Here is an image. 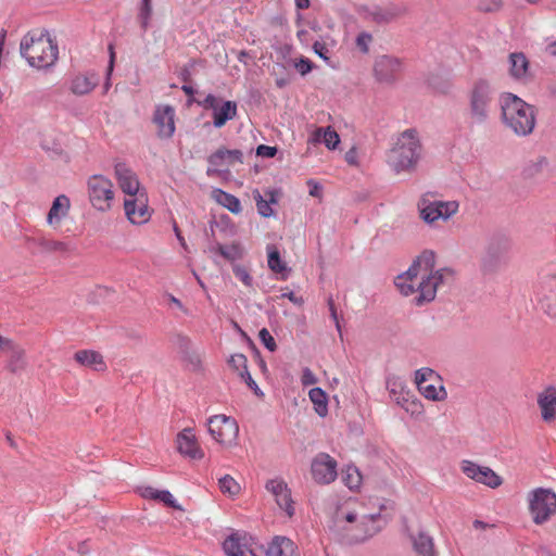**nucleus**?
Instances as JSON below:
<instances>
[{
	"mask_svg": "<svg viewBox=\"0 0 556 556\" xmlns=\"http://www.w3.org/2000/svg\"><path fill=\"white\" fill-rule=\"evenodd\" d=\"M435 267V254L433 251H422L412 263L405 273L400 274L395 280V287L404 296H414L417 305L434 300L438 289L454 279V270L451 268Z\"/></svg>",
	"mask_w": 556,
	"mask_h": 556,
	"instance_id": "nucleus-1",
	"label": "nucleus"
},
{
	"mask_svg": "<svg viewBox=\"0 0 556 556\" xmlns=\"http://www.w3.org/2000/svg\"><path fill=\"white\" fill-rule=\"evenodd\" d=\"M334 528L346 542L362 543L381 531V516L367 513L363 503L348 501L336 511Z\"/></svg>",
	"mask_w": 556,
	"mask_h": 556,
	"instance_id": "nucleus-2",
	"label": "nucleus"
},
{
	"mask_svg": "<svg viewBox=\"0 0 556 556\" xmlns=\"http://www.w3.org/2000/svg\"><path fill=\"white\" fill-rule=\"evenodd\" d=\"M21 54L31 67L47 70L55 64L59 47L45 30H31L21 41Z\"/></svg>",
	"mask_w": 556,
	"mask_h": 556,
	"instance_id": "nucleus-3",
	"label": "nucleus"
},
{
	"mask_svg": "<svg viewBox=\"0 0 556 556\" xmlns=\"http://www.w3.org/2000/svg\"><path fill=\"white\" fill-rule=\"evenodd\" d=\"M421 143L415 129L401 132L387 155L389 166L396 173H413L420 160Z\"/></svg>",
	"mask_w": 556,
	"mask_h": 556,
	"instance_id": "nucleus-4",
	"label": "nucleus"
},
{
	"mask_svg": "<svg viewBox=\"0 0 556 556\" xmlns=\"http://www.w3.org/2000/svg\"><path fill=\"white\" fill-rule=\"evenodd\" d=\"M502 116L504 124L518 136L531 134L535 126L534 108L521 98L505 93L501 98Z\"/></svg>",
	"mask_w": 556,
	"mask_h": 556,
	"instance_id": "nucleus-5",
	"label": "nucleus"
},
{
	"mask_svg": "<svg viewBox=\"0 0 556 556\" xmlns=\"http://www.w3.org/2000/svg\"><path fill=\"white\" fill-rule=\"evenodd\" d=\"M534 294L540 311L556 319V267H546L540 271Z\"/></svg>",
	"mask_w": 556,
	"mask_h": 556,
	"instance_id": "nucleus-6",
	"label": "nucleus"
},
{
	"mask_svg": "<svg viewBox=\"0 0 556 556\" xmlns=\"http://www.w3.org/2000/svg\"><path fill=\"white\" fill-rule=\"evenodd\" d=\"M528 510L532 521L544 525L556 515V493L552 489L536 488L527 494Z\"/></svg>",
	"mask_w": 556,
	"mask_h": 556,
	"instance_id": "nucleus-7",
	"label": "nucleus"
},
{
	"mask_svg": "<svg viewBox=\"0 0 556 556\" xmlns=\"http://www.w3.org/2000/svg\"><path fill=\"white\" fill-rule=\"evenodd\" d=\"M470 116L477 123L484 122L490 112L493 100V90L485 79H478L472 84L468 93Z\"/></svg>",
	"mask_w": 556,
	"mask_h": 556,
	"instance_id": "nucleus-8",
	"label": "nucleus"
},
{
	"mask_svg": "<svg viewBox=\"0 0 556 556\" xmlns=\"http://www.w3.org/2000/svg\"><path fill=\"white\" fill-rule=\"evenodd\" d=\"M207 428L212 438L224 447L236 445L239 426L235 418L224 414L214 415L208 418Z\"/></svg>",
	"mask_w": 556,
	"mask_h": 556,
	"instance_id": "nucleus-9",
	"label": "nucleus"
},
{
	"mask_svg": "<svg viewBox=\"0 0 556 556\" xmlns=\"http://www.w3.org/2000/svg\"><path fill=\"white\" fill-rule=\"evenodd\" d=\"M415 383L419 393L427 400L442 402L447 397L441 376L431 368L422 367L416 370Z\"/></svg>",
	"mask_w": 556,
	"mask_h": 556,
	"instance_id": "nucleus-10",
	"label": "nucleus"
},
{
	"mask_svg": "<svg viewBox=\"0 0 556 556\" xmlns=\"http://www.w3.org/2000/svg\"><path fill=\"white\" fill-rule=\"evenodd\" d=\"M88 195L91 205L101 212L109 211L114 200L112 181L103 175H93L88 179Z\"/></svg>",
	"mask_w": 556,
	"mask_h": 556,
	"instance_id": "nucleus-11",
	"label": "nucleus"
},
{
	"mask_svg": "<svg viewBox=\"0 0 556 556\" xmlns=\"http://www.w3.org/2000/svg\"><path fill=\"white\" fill-rule=\"evenodd\" d=\"M420 218L427 224H433L439 219L447 220L459 210V203L452 201H429L422 198L418 202Z\"/></svg>",
	"mask_w": 556,
	"mask_h": 556,
	"instance_id": "nucleus-12",
	"label": "nucleus"
},
{
	"mask_svg": "<svg viewBox=\"0 0 556 556\" xmlns=\"http://www.w3.org/2000/svg\"><path fill=\"white\" fill-rule=\"evenodd\" d=\"M124 210L127 219L134 225H143L151 218L152 211L149 207L147 192L125 198Z\"/></svg>",
	"mask_w": 556,
	"mask_h": 556,
	"instance_id": "nucleus-13",
	"label": "nucleus"
},
{
	"mask_svg": "<svg viewBox=\"0 0 556 556\" xmlns=\"http://www.w3.org/2000/svg\"><path fill=\"white\" fill-rule=\"evenodd\" d=\"M337 460L329 454H317L311 466V473L318 484H329L337 478Z\"/></svg>",
	"mask_w": 556,
	"mask_h": 556,
	"instance_id": "nucleus-14",
	"label": "nucleus"
},
{
	"mask_svg": "<svg viewBox=\"0 0 556 556\" xmlns=\"http://www.w3.org/2000/svg\"><path fill=\"white\" fill-rule=\"evenodd\" d=\"M114 172L118 187L125 193L126 198L146 192L144 188L140 185L137 174L127 164L117 163Z\"/></svg>",
	"mask_w": 556,
	"mask_h": 556,
	"instance_id": "nucleus-15",
	"label": "nucleus"
},
{
	"mask_svg": "<svg viewBox=\"0 0 556 556\" xmlns=\"http://www.w3.org/2000/svg\"><path fill=\"white\" fill-rule=\"evenodd\" d=\"M266 490L273 494L277 505L286 511L288 517H292L294 515V503L291 497V491L283 480H269L266 483Z\"/></svg>",
	"mask_w": 556,
	"mask_h": 556,
	"instance_id": "nucleus-16",
	"label": "nucleus"
},
{
	"mask_svg": "<svg viewBox=\"0 0 556 556\" xmlns=\"http://www.w3.org/2000/svg\"><path fill=\"white\" fill-rule=\"evenodd\" d=\"M178 452L191 459H202L204 452L191 428L182 429L176 437Z\"/></svg>",
	"mask_w": 556,
	"mask_h": 556,
	"instance_id": "nucleus-17",
	"label": "nucleus"
},
{
	"mask_svg": "<svg viewBox=\"0 0 556 556\" xmlns=\"http://www.w3.org/2000/svg\"><path fill=\"white\" fill-rule=\"evenodd\" d=\"M536 404L542 420L547 425L556 424V388L549 386L539 392Z\"/></svg>",
	"mask_w": 556,
	"mask_h": 556,
	"instance_id": "nucleus-18",
	"label": "nucleus"
},
{
	"mask_svg": "<svg viewBox=\"0 0 556 556\" xmlns=\"http://www.w3.org/2000/svg\"><path fill=\"white\" fill-rule=\"evenodd\" d=\"M402 70L401 61L389 55H381L375 61L374 72L381 83H392Z\"/></svg>",
	"mask_w": 556,
	"mask_h": 556,
	"instance_id": "nucleus-19",
	"label": "nucleus"
},
{
	"mask_svg": "<svg viewBox=\"0 0 556 556\" xmlns=\"http://www.w3.org/2000/svg\"><path fill=\"white\" fill-rule=\"evenodd\" d=\"M153 123L160 138H170L175 132V110L170 105L156 106Z\"/></svg>",
	"mask_w": 556,
	"mask_h": 556,
	"instance_id": "nucleus-20",
	"label": "nucleus"
},
{
	"mask_svg": "<svg viewBox=\"0 0 556 556\" xmlns=\"http://www.w3.org/2000/svg\"><path fill=\"white\" fill-rule=\"evenodd\" d=\"M177 343L181 354V361L185 363L186 367L189 370L199 371L202 368V353L193 348L192 341L186 336H179Z\"/></svg>",
	"mask_w": 556,
	"mask_h": 556,
	"instance_id": "nucleus-21",
	"label": "nucleus"
},
{
	"mask_svg": "<svg viewBox=\"0 0 556 556\" xmlns=\"http://www.w3.org/2000/svg\"><path fill=\"white\" fill-rule=\"evenodd\" d=\"M71 210V201L67 195H58L48 212L47 224L53 229H59L62 222L67 217Z\"/></svg>",
	"mask_w": 556,
	"mask_h": 556,
	"instance_id": "nucleus-22",
	"label": "nucleus"
},
{
	"mask_svg": "<svg viewBox=\"0 0 556 556\" xmlns=\"http://www.w3.org/2000/svg\"><path fill=\"white\" fill-rule=\"evenodd\" d=\"M100 81V77L94 72H85L74 75L70 81V90L75 96H85L90 93Z\"/></svg>",
	"mask_w": 556,
	"mask_h": 556,
	"instance_id": "nucleus-23",
	"label": "nucleus"
},
{
	"mask_svg": "<svg viewBox=\"0 0 556 556\" xmlns=\"http://www.w3.org/2000/svg\"><path fill=\"white\" fill-rule=\"evenodd\" d=\"M207 161L213 170L217 172L236 163H242V152L240 150L220 148L212 153Z\"/></svg>",
	"mask_w": 556,
	"mask_h": 556,
	"instance_id": "nucleus-24",
	"label": "nucleus"
},
{
	"mask_svg": "<svg viewBox=\"0 0 556 556\" xmlns=\"http://www.w3.org/2000/svg\"><path fill=\"white\" fill-rule=\"evenodd\" d=\"M266 556H300V551L291 539L276 535L268 543Z\"/></svg>",
	"mask_w": 556,
	"mask_h": 556,
	"instance_id": "nucleus-25",
	"label": "nucleus"
},
{
	"mask_svg": "<svg viewBox=\"0 0 556 556\" xmlns=\"http://www.w3.org/2000/svg\"><path fill=\"white\" fill-rule=\"evenodd\" d=\"M74 359L81 366L97 371L106 370V363L101 353L93 350H79L74 354Z\"/></svg>",
	"mask_w": 556,
	"mask_h": 556,
	"instance_id": "nucleus-26",
	"label": "nucleus"
},
{
	"mask_svg": "<svg viewBox=\"0 0 556 556\" xmlns=\"http://www.w3.org/2000/svg\"><path fill=\"white\" fill-rule=\"evenodd\" d=\"M529 61L521 52L509 54V74L517 80L526 81L530 77Z\"/></svg>",
	"mask_w": 556,
	"mask_h": 556,
	"instance_id": "nucleus-27",
	"label": "nucleus"
},
{
	"mask_svg": "<svg viewBox=\"0 0 556 556\" xmlns=\"http://www.w3.org/2000/svg\"><path fill=\"white\" fill-rule=\"evenodd\" d=\"M4 352L9 353L7 367L11 372H17L25 369L27 365L26 352L21 345L12 340Z\"/></svg>",
	"mask_w": 556,
	"mask_h": 556,
	"instance_id": "nucleus-28",
	"label": "nucleus"
},
{
	"mask_svg": "<svg viewBox=\"0 0 556 556\" xmlns=\"http://www.w3.org/2000/svg\"><path fill=\"white\" fill-rule=\"evenodd\" d=\"M320 141H323L328 149L333 150L340 143V137L330 126L326 128L317 127L312 132L308 142L316 144Z\"/></svg>",
	"mask_w": 556,
	"mask_h": 556,
	"instance_id": "nucleus-29",
	"label": "nucleus"
},
{
	"mask_svg": "<svg viewBox=\"0 0 556 556\" xmlns=\"http://www.w3.org/2000/svg\"><path fill=\"white\" fill-rule=\"evenodd\" d=\"M503 263V254L500 250L489 247L480 260V269L484 275L497 271Z\"/></svg>",
	"mask_w": 556,
	"mask_h": 556,
	"instance_id": "nucleus-30",
	"label": "nucleus"
},
{
	"mask_svg": "<svg viewBox=\"0 0 556 556\" xmlns=\"http://www.w3.org/2000/svg\"><path fill=\"white\" fill-rule=\"evenodd\" d=\"M237 115V104L233 101H225L220 106L217 105L213 112V124L215 127H223L228 121Z\"/></svg>",
	"mask_w": 556,
	"mask_h": 556,
	"instance_id": "nucleus-31",
	"label": "nucleus"
},
{
	"mask_svg": "<svg viewBox=\"0 0 556 556\" xmlns=\"http://www.w3.org/2000/svg\"><path fill=\"white\" fill-rule=\"evenodd\" d=\"M212 198L222 206L230 211L232 214H240L242 212V206L240 200L222 189H214L212 191Z\"/></svg>",
	"mask_w": 556,
	"mask_h": 556,
	"instance_id": "nucleus-32",
	"label": "nucleus"
},
{
	"mask_svg": "<svg viewBox=\"0 0 556 556\" xmlns=\"http://www.w3.org/2000/svg\"><path fill=\"white\" fill-rule=\"evenodd\" d=\"M396 403L405 409L406 413L412 416L418 417L424 413V406L419 400H417L414 395H410L408 392H401V394L395 397Z\"/></svg>",
	"mask_w": 556,
	"mask_h": 556,
	"instance_id": "nucleus-33",
	"label": "nucleus"
},
{
	"mask_svg": "<svg viewBox=\"0 0 556 556\" xmlns=\"http://www.w3.org/2000/svg\"><path fill=\"white\" fill-rule=\"evenodd\" d=\"M223 548L227 556H255L253 552L240 542L236 535L227 538L223 544Z\"/></svg>",
	"mask_w": 556,
	"mask_h": 556,
	"instance_id": "nucleus-34",
	"label": "nucleus"
},
{
	"mask_svg": "<svg viewBox=\"0 0 556 556\" xmlns=\"http://www.w3.org/2000/svg\"><path fill=\"white\" fill-rule=\"evenodd\" d=\"M309 400L314 404L315 412L324 417L328 413L327 394L320 388H313L308 392Z\"/></svg>",
	"mask_w": 556,
	"mask_h": 556,
	"instance_id": "nucleus-35",
	"label": "nucleus"
},
{
	"mask_svg": "<svg viewBox=\"0 0 556 556\" xmlns=\"http://www.w3.org/2000/svg\"><path fill=\"white\" fill-rule=\"evenodd\" d=\"M267 264L271 271L283 274L289 271L286 263L281 260L280 253L275 245L267 247Z\"/></svg>",
	"mask_w": 556,
	"mask_h": 556,
	"instance_id": "nucleus-36",
	"label": "nucleus"
},
{
	"mask_svg": "<svg viewBox=\"0 0 556 556\" xmlns=\"http://www.w3.org/2000/svg\"><path fill=\"white\" fill-rule=\"evenodd\" d=\"M414 549L419 556H435L432 539L424 533L414 539Z\"/></svg>",
	"mask_w": 556,
	"mask_h": 556,
	"instance_id": "nucleus-37",
	"label": "nucleus"
},
{
	"mask_svg": "<svg viewBox=\"0 0 556 556\" xmlns=\"http://www.w3.org/2000/svg\"><path fill=\"white\" fill-rule=\"evenodd\" d=\"M39 247L46 252L68 253L73 250L70 243L61 240L42 238Z\"/></svg>",
	"mask_w": 556,
	"mask_h": 556,
	"instance_id": "nucleus-38",
	"label": "nucleus"
},
{
	"mask_svg": "<svg viewBox=\"0 0 556 556\" xmlns=\"http://www.w3.org/2000/svg\"><path fill=\"white\" fill-rule=\"evenodd\" d=\"M478 483H482L491 489H496L503 484V479L490 467H482V471L477 480Z\"/></svg>",
	"mask_w": 556,
	"mask_h": 556,
	"instance_id": "nucleus-39",
	"label": "nucleus"
},
{
	"mask_svg": "<svg viewBox=\"0 0 556 556\" xmlns=\"http://www.w3.org/2000/svg\"><path fill=\"white\" fill-rule=\"evenodd\" d=\"M342 480L350 490H357L362 484V475L355 466H348L343 473Z\"/></svg>",
	"mask_w": 556,
	"mask_h": 556,
	"instance_id": "nucleus-40",
	"label": "nucleus"
},
{
	"mask_svg": "<svg viewBox=\"0 0 556 556\" xmlns=\"http://www.w3.org/2000/svg\"><path fill=\"white\" fill-rule=\"evenodd\" d=\"M219 489L224 494L236 496L240 493V484L229 475H225L218 481Z\"/></svg>",
	"mask_w": 556,
	"mask_h": 556,
	"instance_id": "nucleus-41",
	"label": "nucleus"
},
{
	"mask_svg": "<svg viewBox=\"0 0 556 556\" xmlns=\"http://www.w3.org/2000/svg\"><path fill=\"white\" fill-rule=\"evenodd\" d=\"M482 467L471 460H463L460 463V470L469 479L477 482L478 477L480 476L482 471Z\"/></svg>",
	"mask_w": 556,
	"mask_h": 556,
	"instance_id": "nucleus-42",
	"label": "nucleus"
},
{
	"mask_svg": "<svg viewBox=\"0 0 556 556\" xmlns=\"http://www.w3.org/2000/svg\"><path fill=\"white\" fill-rule=\"evenodd\" d=\"M253 198L256 202L257 212L263 217H270L274 213L273 208L270 207V204L268 201L263 199L261 192L258 190L253 191Z\"/></svg>",
	"mask_w": 556,
	"mask_h": 556,
	"instance_id": "nucleus-43",
	"label": "nucleus"
},
{
	"mask_svg": "<svg viewBox=\"0 0 556 556\" xmlns=\"http://www.w3.org/2000/svg\"><path fill=\"white\" fill-rule=\"evenodd\" d=\"M247 357L243 354H233L229 358V365L239 371L242 378L248 374Z\"/></svg>",
	"mask_w": 556,
	"mask_h": 556,
	"instance_id": "nucleus-44",
	"label": "nucleus"
},
{
	"mask_svg": "<svg viewBox=\"0 0 556 556\" xmlns=\"http://www.w3.org/2000/svg\"><path fill=\"white\" fill-rule=\"evenodd\" d=\"M151 15H152L151 0H142L140 11L138 14V18L140 21L141 27L143 29L148 28Z\"/></svg>",
	"mask_w": 556,
	"mask_h": 556,
	"instance_id": "nucleus-45",
	"label": "nucleus"
},
{
	"mask_svg": "<svg viewBox=\"0 0 556 556\" xmlns=\"http://www.w3.org/2000/svg\"><path fill=\"white\" fill-rule=\"evenodd\" d=\"M356 47L363 52L368 53L369 45L372 42V36L369 33L362 31L356 37Z\"/></svg>",
	"mask_w": 556,
	"mask_h": 556,
	"instance_id": "nucleus-46",
	"label": "nucleus"
},
{
	"mask_svg": "<svg viewBox=\"0 0 556 556\" xmlns=\"http://www.w3.org/2000/svg\"><path fill=\"white\" fill-rule=\"evenodd\" d=\"M258 337H260V340L262 341V343L266 346V349H268L270 352L276 351V349H277L276 341L266 328H263L260 330Z\"/></svg>",
	"mask_w": 556,
	"mask_h": 556,
	"instance_id": "nucleus-47",
	"label": "nucleus"
},
{
	"mask_svg": "<svg viewBox=\"0 0 556 556\" xmlns=\"http://www.w3.org/2000/svg\"><path fill=\"white\" fill-rule=\"evenodd\" d=\"M233 274L235 276L247 287H251L253 279L247 268L236 265L233 266Z\"/></svg>",
	"mask_w": 556,
	"mask_h": 556,
	"instance_id": "nucleus-48",
	"label": "nucleus"
},
{
	"mask_svg": "<svg viewBox=\"0 0 556 556\" xmlns=\"http://www.w3.org/2000/svg\"><path fill=\"white\" fill-rule=\"evenodd\" d=\"M294 66L301 75H306L312 71L313 63L307 58L302 56L294 63Z\"/></svg>",
	"mask_w": 556,
	"mask_h": 556,
	"instance_id": "nucleus-49",
	"label": "nucleus"
},
{
	"mask_svg": "<svg viewBox=\"0 0 556 556\" xmlns=\"http://www.w3.org/2000/svg\"><path fill=\"white\" fill-rule=\"evenodd\" d=\"M157 500L169 507L180 509V506L177 504L176 500L169 491H161L160 494H157Z\"/></svg>",
	"mask_w": 556,
	"mask_h": 556,
	"instance_id": "nucleus-50",
	"label": "nucleus"
},
{
	"mask_svg": "<svg viewBox=\"0 0 556 556\" xmlns=\"http://www.w3.org/2000/svg\"><path fill=\"white\" fill-rule=\"evenodd\" d=\"M218 252L225 258L233 260V258L237 257L238 249H237L236 245H231V247L219 245L218 247Z\"/></svg>",
	"mask_w": 556,
	"mask_h": 556,
	"instance_id": "nucleus-51",
	"label": "nucleus"
},
{
	"mask_svg": "<svg viewBox=\"0 0 556 556\" xmlns=\"http://www.w3.org/2000/svg\"><path fill=\"white\" fill-rule=\"evenodd\" d=\"M301 382L303 386H312L317 382V378L309 368H304L301 376Z\"/></svg>",
	"mask_w": 556,
	"mask_h": 556,
	"instance_id": "nucleus-52",
	"label": "nucleus"
},
{
	"mask_svg": "<svg viewBox=\"0 0 556 556\" xmlns=\"http://www.w3.org/2000/svg\"><path fill=\"white\" fill-rule=\"evenodd\" d=\"M313 50L323 60H325V61L329 60V56H328L329 51H328V48L325 42H320V41L314 42Z\"/></svg>",
	"mask_w": 556,
	"mask_h": 556,
	"instance_id": "nucleus-53",
	"label": "nucleus"
},
{
	"mask_svg": "<svg viewBox=\"0 0 556 556\" xmlns=\"http://www.w3.org/2000/svg\"><path fill=\"white\" fill-rule=\"evenodd\" d=\"M256 153L260 156L264 157H274L277 153V149L275 147H269L265 144H261L256 149Z\"/></svg>",
	"mask_w": 556,
	"mask_h": 556,
	"instance_id": "nucleus-54",
	"label": "nucleus"
},
{
	"mask_svg": "<svg viewBox=\"0 0 556 556\" xmlns=\"http://www.w3.org/2000/svg\"><path fill=\"white\" fill-rule=\"evenodd\" d=\"M280 298H287L293 304L301 306L304 303L302 296H298L293 291L282 292Z\"/></svg>",
	"mask_w": 556,
	"mask_h": 556,
	"instance_id": "nucleus-55",
	"label": "nucleus"
},
{
	"mask_svg": "<svg viewBox=\"0 0 556 556\" xmlns=\"http://www.w3.org/2000/svg\"><path fill=\"white\" fill-rule=\"evenodd\" d=\"M328 305H329V309H330V313H331V317L334 320L338 330H340V323H339V319H338L337 308H336L334 302H333V300L331 298L328 300Z\"/></svg>",
	"mask_w": 556,
	"mask_h": 556,
	"instance_id": "nucleus-56",
	"label": "nucleus"
},
{
	"mask_svg": "<svg viewBox=\"0 0 556 556\" xmlns=\"http://www.w3.org/2000/svg\"><path fill=\"white\" fill-rule=\"evenodd\" d=\"M308 185L311 186L309 195L314 198H321V188L313 180H309Z\"/></svg>",
	"mask_w": 556,
	"mask_h": 556,
	"instance_id": "nucleus-57",
	"label": "nucleus"
},
{
	"mask_svg": "<svg viewBox=\"0 0 556 556\" xmlns=\"http://www.w3.org/2000/svg\"><path fill=\"white\" fill-rule=\"evenodd\" d=\"M217 105H218V100L213 94H208L205 98V100H204V106L205 108H210V109H212L214 111Z\"/></svg>",
	"mask_w": 556,
	"mask_h": 556,
	"instance_id": "nucleus-58",
	"label": "nucleus"
},
{
	"mask_svg": "<svg viewBox=\"0 0 556 556\" xmlns=\"http://www.w3.org/2000/svg\"><path fill=\"white\" fill-rule=\"evenodd\" d=\"M375 17L379 22H390L396 17V14L391 11H387L382 15L376 14Z\"/></svg>",
	"mask_w": 556,
	"mask_h": 556,
	"instance_id": "nucleus-59",
	"label": "nucleus"
},
{
	"mask_svg": "<svg viewBox=\"0 0 556 556\" xmlns=\"http://www.w3.org/2000/svg\"><path fill=\"white\" fill-rule=\"evenodd\" d=\"M161 491L155 490L153 488H146L142 495L148 498L157 500V494H160Z\"/></svg>",
	"mask_w": 556,
	"mask_h": 556,
	"instance_id": "nucleus-60",
	"label": "nucleus"
},
{
	"mask_svg": "<svg viewBox=\"0 0 556 556\" xmlns=\"http://www.w3.org/2000/svg\"><path fill=\"white\" fill-rule=\"evenodd\" d=\"M245 380V382L248 383V386L253 389L255 391V393H257V386L255 383V381L252 379L250 372L248 371V374H245V377L243 378Z\"/></svg>",
	"mask_w": 556,
	"mask_h": 556,
	"instance_id": "nucleus-61",
	"label": "nucleus"
},
{
	"mask_svg": "<svg viewBox=\"0 0 556 556\" xmlns=\"http://www.w3.org/2000/svg\"><path fill=\"white\" fill-rule=\"evenodd\" d=\"M174 231L181 247L186 248L185 238L181 236L180 229L178 228L177 224H174Z\"/></svg>",
	"mask_w": 556,
	"mask_h": 556,
	"instance_id": "nucleus-62",
	"label": "nucleus"
},
{
	"mask_svg": "<svg viewBox=\"0 0 556 556\" xmlns=\"http://www.w3.org/2000/svg\"><path fill=\"white\" fill-rule=\"evenodd\" d=\"M295 4L299 9L304 10L309 7V0H295Z\"/></svg>",
	"mask_w": 556,
	"mask_h": 556,
	"instance_id": "nucleus-63",
	"label": "nucleus"
},
{
	"mask_svg": "<svg viewBox=\"0 0 556 556\" xmlns=\"http://www.w3.org/2000/svg\"><path fill=\"white\" fill-rule=\"evenodd\" d=\"M546 51L552 54V55H556V41H553L552 43H549L547 47H546Z\"/></svg>",
	"mask_w": 556,
	"mask_h": 556,
	"instance_id": "nucleus-64",
	"label": "nucleus"
}]
</instances>
